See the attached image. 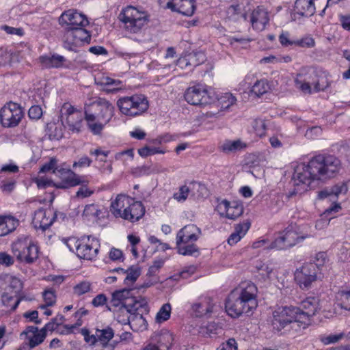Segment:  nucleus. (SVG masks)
Segmentation results:
<instances>
[{
  "label": "nucleus",
  "instance_id": "32",
  "mask_svg": "<svg viewBox=\"0 0 350 350\" xmlns=\"http://www.w3.org/2000/svg\"><path fill=\"white\" fill-rule=\"evenodd\" d=\"M83 118L80 113L77 115L69 116L64 118V126L67 127L72 133H79L82 127Z\"/></svg>",
  "mask_w": 350,
  "mask_h": 350
},
{
  "label": "nucleus",
  "instance_id": "16",
  "mask_svg": "<svg viewBox=\"0 0 350 350\" xmlns=\"http://www.w3.org/2000/svg\"><path fill=\"white\" fill-rule=\"evenodd\" d=\"M59 23L62 26L67 25L69 27H84L89 22L85 15L76 11L69 10L62 14L59 18Z\"/></svg>",
  "mask_w": 350,
  "mask_h": 350
},
{
  "label": "nucleus",
  "instance_id": "13",
  "mask_svg": "<svg viewBox=\"0 0 350 350\" xmlns=\"http://www.w3.org/2000/svg\"><path fill=\"white\" fill-rule=\"evenodd\" d=\"M185 100L192 105H204L211 103L207 90L201 85L188 88L185 92Z\"/></svg>",
  "mask_w": 350,
  "mask_h": 350
},
{
  "label": "nucleus",
  "instance_id": "14",
  "mask_svg": "<svg viewBox=\"0 0 350 350\" xmlns=\"http://www.w3.org/2000/svg\"><path fill=\"white\" fill-rule=\"evenodd\" d=\"M99 241L94 237H88L87 242L83 241L76 245L77 255L83 259L92 260L98 252Z\"/></svg>",
  "mask_w": 350,
  "mask_h": 350
},
{
  "label": "nucleus",
  "instance_id": "64",
  "mask_svg": "<svg viewBox=\"0 0 350 350\" xmlns=\"http://www.w3.org/2000/svg\"><path fill=\"white\" fill-rule=\"evenodd\" d=\"M92 160L87 156L81 157L77 161H75L73 163V167H88L91 165Z\"/></svg>",
  "mask_w": 350,
  "mask_h": 350
},
{
  "label": "nucleus",
  "instance_id": "6",
  "mask_svg": "<svg viewBox=\"0 0 350 350\" xmlns=\"http://www.w3.org/2000/svg\"><path fill=\"white\" fill-rule=\"evenodd\" d=\"M120 111L129 116H139L148 109V101L144 95L135 94L120 98L117 101Z\"/></svg>",
  "mask_w": 350,
  "mask_h": 350
},
{
  "label": "nucleus",
  "instance_id": "12",
  "mask_svg": "<svg viewBox=\"0 0 350 350\" xmlns=\"http://www.w3.org/2000/svg\"><path fill=\"white\" fill-rule=\"evenodd\" d=\"M298 308V322L306 327V325L310 323V319L315 315L320 308L319 299L317 297H308L301 301V308Z\"/></svg>",
  "mask_w": 350,
  "mask_h": 350
},
{
  "label": "nucleus",
  "instance_id": "31",
  "mask_svg": "<svg viewBox=\"0 0 350 350\" xmlns=\"http://www.w3.org/2000/svg\"><path fill=\"white\" fill-rule=\"evenodd\" d=\"M39 60L42 67L45 68L62 67L66 61L63 56L59 55H43L40 57Z\"/></svg>",
  "mask_w": 350,
  "mask_h": 350
},
{
  "label": "nucleus",
  "instance_id": "39",
  "mask_svg": "<svg viewBox=\"0 0 350 350\" xmlns=\"http://www.w3.org/2000/svg\"><path fill=\"white\" fill-rule=\"evenodd\" d=\"M172 336L168 334H161L155 339L156 343L152 341L154 346L158 347L159 350H169L172 345Z\"/></svg>",
  "mask_w": 350,
  "mask_h": 350
},
{
  "label": "nucleus",
  "instance_id": "33",
  "mask_svg": "<svg viewBox=\"0 0 350 350\" xmlns=\"http://www.w3.org/2000/svg\"><path fill=\"white\" fill-rule=\"evenodd\" d=\"M96 83L100 86H113L111 88H106L105 90L107 92H116L121 89L120 85L122 81L116 80L109 77H102L99 79H96Z\"/></svg>",
  "mask_w": 350,
  "mask_h": 350
},
{
  "label": "nucleus",
  "instance_id": "42",
  "mask_svg": "<svg viewBox=\"0 0 350 350\" xmlns=\"http://www.w3.org/2000/svg\"><path fill=\"white\" fill-rule=\"evenodd\" d=\"M171 310V305L170 304H163L156 315V321L161 323L168 320L170 317Z\"/></svg>",
  "mask_w": 350,
  "mask_h": 350
},
{
  "label": "nucleus",
  "instance_id": "58",
  "mask_svg": "<svg viewBox=\"0 0 350 350\" xmlns=\"http://www.w3.org/2000/svg\"><path fill=\"white\" fill-rule=\"evenodd\" d=\"M131 291V289L124 288L122 290L116 291L113 293V296L116 299L122 301L123 300H126L130 298Z\"/></svg>",
  "mask_w": 350,
  "mask_h": 350
},
{
  "label": "nucleus",
  "instance_id": "40",
  "mask_svg": "<svg viewBox=\"0 0 350 350\" xmlns=\"http://www.w3.org/2000/svg\"><path fill=\"white\" fill-rule=\"evenodd\" d=\"M178 253L183 256H192L196 253H199V250L197 245L193 243L191 244H179L176 245Z\"/></svg>",
  "mask_w": 350,
  "mask_h": 350
},
{
  "label": "nucleus",
  "instance_id": "50",
  "mask_svg": "<svg viewBox=\"0 0 350 350\" xmlns=\"http://www.w3.org/2000/svg\"><path fill=\"white\" fill-rule=\"evenodd\" d=\"M138 153L140 156L143 157H146L150 155L155 154H163L164 151L160 150L158 148H150L148 146H144L138 150Z\"/></svg>",
  "mask_w": 350,
  "mask_h": 350
},
{
  "label": "nucleus",
  "instance_id": "23",
  "mask_svg": "<svg viewBox=\"0 0 350 350\" xmlns=\"http://www.w3.org/2000/svg\"><path fill=\"white\" fill-rule=\"evenodd\" d=\"M269 21L268 12L262 8L258 7L251 14L250 21L253 29L262 31Z\"/></svg>",
  "mask_w": 350,
  "mask_h": 350
},
{
  "label": "nucleus",
  "instance_id": "44",
  "mask_svg": "<svg viewBox=\"0 0 350 350\" xmlns=\"http://www.w3.org/2000/svg\"><path fill=\"white\" fill-rule=\"evenodd\" d=\"M252 127L256 135L260 137L265 135L267 126L264 120L260 118L254 119L252 122Z\"/></svg>",
  "mask_w": 350,
  "mask_h": 350
},
{
  "label": "nucleus",
  "instance_id": "2",
  "mask_svg": "<svg viewBox=\"0 0 350 350\" xmlns=\"http://www.w3.org/2000/svg\"><path fill=\"white\" fill-rule=\"evenodd\" d=\"M258 288L252 282H241L228 295L225 303L227 314L232 318L250 315L257 308Z\"/></svg>",
  "mask_w": 350,
  "mask_h": 350
},
{
  "label": "nucleus",
  "instance_id": "53",
  "mask_svg": "<svg viewBox=\"0 0 350 350\" xmlns=\"http://www.w3.org/2000/svg\"><path fill=\"white\" fill-rule=\"evenodd\" d=\"M90 283L88 282H82L74 287V293L79 296L88 293L90 291Z\"/></svg>",
  "mask_w": 350,
  "mask_h": 350
},
{
  "label": "nucleus",
  "instance_id": "54",
  "mask_svg": "<svg viewBox=\"0 0 350 350\" xmlns=\"http://www.w3.org/2000/svg\"><path fill=\"white\" fill-rule=\"evenodd\" d=\"M81 334L83 336L84 340L90 345H94L98 341L96 334H90L89 329L87 328H82Z\"/></svg>",
  "mask_w": 350,
  "mask_h": 350
},
{
  "label": "nucleus",
  "instance_id": "9",
  "mask_svg": "<svg viewBox=\"0 0 350 350\" xmlns=\"http://www.w3.org/2000/svg\"><path fill=\"white\" fill-rule=\"evenodd\" d=\"M306 237L299 236L293 226H288L285 230L279 233V236L265 249L286 250L295 245L303 241Z\"/></svg>",
  "mask_w": 350,
  "mask_h": 350
},
{
  "label": "nucleus",
  "instance_id": "17",
  "mask_svg": "<svg viewBox=\"0 0 350 350\" xmlns=\"http://www.w3.org/2000/svg\"><path fill=\"white\" fill-rule=\"evenodd\" d=\"M55 218V213L52 210L40 208L35 212L32 223L36 228L44 231L53 224Z\"/></svg>",
  "mask_w": 350,
  "mask_h": 350
},
{
  "label": "nucleus",
  "instance_id": "25",
  "mask_svg": "<svg viewBox=\"0 0 350 350\" xmlns=\"http://www.w3.org/2000/svg\"><path fill=\"white\" fill-rule=\"evenodd\" d=\"M131 202H133V198L125 195L119 194L115 200L111 203V212L116 217L123 219L124 210L129 206Z\"/></svg>",
  "mask_w": 350,
  "mask_h": 350
},
{
  "label": "nucleus",
  "instance_id": "5",
  "mask_svg": "<svg viewBox=\"0 0 350 350\" xmlns=\"http://www.w3.org/2000/svg\"><path fill=\"white\" fill-rule=\"evenodd\" d=\"M119 20L124 24V28L130 33H135L148 22V16L139 12L133 6H127L118 16Z\"/></svg>",
  "mask_w": 350,
  "mask_h": 350
},
{
  "label": "nucleus",
  "instance_id": "8",
  "mask_svg": "<svg viewBox=\"0 0 350 350\" xmlns=\"http://www.w3.org/2000/svg\"><path fill=\"white\" fill-rule=\"evenodd\" d=\"M62 40L64 48L70 51H76L77 48L90 42L91 34L83 27H68Z\"/></svg>",
  "mask_w": 350,
  "mask_h": 350
},
{
  "label": "nucleus",
  "instance_id": "46",
  "mask_svg": "<svg viewBox=\"0 0 350 350\" xmlns=\"http://www.w3.org/2000/svg\"><path fill=\"white\" fill-rule=\"evenodd\" d=\"M124 273H126V277L124 282H134L137 280L141 274L140 268L137 266H132L126 271H124Z\"/></svg>",
  "mask_w": 350,
  "mask_h": 350
},
{
  "label": "nucleus",
  "instance_id": "20",
  "mask_svg": "<svg viewBox=\"0 0 350 350\" xmlns=\"http://www.w3.org/2000/svg\"><path fill=\"white\" fill-rule=\"evenodd\" d=\"M144 213L145 208L143 204L133 199V202L124 210L123 219L134 222L142 218Z\"/></svg>",
  "mask_w": 350,
  "mask_h": 350
},
{
  "label": "nucleus",
  "instance_id": "15",
  "mask_svg": "<svg viewBox=\"0 0 350 350\" xmlns=\"http://www.w3.org/2000/svg\"><path fill=\"white\" fill-rule=\"evenodd\" d=\"M131 301L132 303L122 304L119 308L116 318L118 321L123 325L130 324L132 312H137L139 308H142L146 304V301L144 299L139 301L132 297Z\"/></svg>",
  "mask_w": 350,
  "mask_h": 350
},
{
  "label": "nucleus",
  "instance_id": "60",
  "mask_svg": "<svg viewBox=\"0 0 350 350\" xmlns=\"http://www.w3.org/2000/svg\"><path fill=\"white\" fill-rule=\"evenodd\" d=\"M43 297L46 306H52L56 301V296L54 291L51 290H46L43 293Z\"/></svg>",
  "mask_w": 350,
  "mask_h": 350
},
{
  "label": "nucleus",
  "instance_id": "24",
  "mask_svg": "<svg viewBox=\"0 0 350 350\" xmlns=\"http://www.w3.org/2000/svg\"><path fill=\"white\" fill-rule=\"evenodd\" d=\"M218 208L226 212V217L235 219L243 213V205L236 202H230L226 200H222L218 205Z\"/></svg>",
  "mask_w": 350,
  "mask_h": 350
},
{
  "label": "nucleus",
  "instance_id": "38",
  "mask_svg": "<svg viewBox=\"0 0 350 350\" xmlns=\"http://www.w3.org/2000/svg\"><path fill=\"white\" fill-rule=\"evenodd\" d=\"M96 332L98 341L100 342L103 346L107 345L114 336L113 330L110 327L102 329H96Z\"/></svg>",
  "mask_w": 350,
  "mask_h": 350
},
{
  "label": "nucleus",
  "instance_id": "36",
  "mask_svg": "<svg viewBox=\"0 0 350 350\" xmlns=\"http://www.w3.org/2000/svg\"><path fill=\"white\" fill-rule=\"evenodd\" d=\"M205 59V55L203 53H191L187 57L180 59V63H184L185 66L192 65L196 66L202 63Z\"/></svg>",
  "mask_w": 350,
  "mask_h": 350
},
{
  "label": "nucleus",
  "instance_id": "21",
  "mask_svg": "<svg viewBox=\"0 0 350 350\" xmlns=\"http://www.w3.org/2000/svg\"><path fill=\"white\" fill-rule=\"evenodd\" d=\"M302 73L298 74L295 79V83L296 87L304 93L310 94L312 92L311 85H314V89L316 92L323 91L328 85L327 81H325L326 84H321L320 80L317 81H310L308 80L307 78L302 79Z\"/></svg>",
  "mask_w": 350,
  "mask_h": 350
},
{
  "label": "nucleus",
  "instance_id": "1",
  "mask_svg": "<svg viewBox=\"0 0 350 350\" xmlns=\"http://www.w3.org/2000/svg\"><path fill=\"white\" fill-rule=\"evenodd\" d=\"M340 161L333 155L319 154L310 160L308 165H298L293 180L297 192L308 190L312 181H325L333 177L340 170Z\"/></svg>",
  "mask_w": 350,
  "mask_h": 350
},
{
  "label": "nucleus",
  "instance_id": "30",
  "mask_svg": "<svg viewBox=\"0 0 350 350\" xmlns=\"http://www.w3.org/2000/svg\"><path fill=\"white\" fill-rule=\"evenodd\" d=\"M247 147V144L240 139L235 141L226 140L219 147V150L225 154L234 153Z\"/></svg>",
  "mask_w": 350,
  "mask_h": 350
},
{
  "label": "nucleus",
  "instance_id": "63",
  "mask_svg": "<svg viewBox=\"0 0 350 350\" xmlns=\"http://www.w3.org/2000/svg\"><path fill=\"white\" fill-rule=\"evenodd\" d=\"M107 299L105 295L99 294L96 295L92 301V304L94 307H98L104 306L107 303Z\"/></svg>",
  "mask_w": 350,
  "mask_h": 350
},
{
  "label": "nucleus",
  "instance_id": "18",
  "mask_svg": "<svg viewBox=\"0 0 350 350\" xmlns=\"http://www.w3.org/2000/svg\"><path fill=\"white\" fill-rule=\"evenodd\" d=\"M201 230L194 224H189L181 228L176 234V245L187 244L196 241Z\"/></svg>",
  "mask_w": 350,
  "mask_h": 350
},
{
  "label": "nucleus",
  "instance_id": "29",
  "mask_svg": "<svg viewBox=\"0 0 350 350\" xmlns=\"http://www.w3.org/2000/svg\"><path fill=\"white\" fill-rule=\"evenodd\" d=\"M251 223L246 220L243 224H239L235 226V231L230 234L228 239V243L230 245H234L239 241L250 227Z\"/></svg>",
  "mask_w": 350,
  "mask_h": 350
},
{
  "label": "nucleus",
  "instance_id": "49",
  "mask_svg": "<svg viewBox=\"0 0 350 350\" xmlns=\"http://www.w3.org/2000/svg\"><path fill=\"white\" fill-rule=\"evenodd\" d=\"M255 267L262 278H269L273 271L271 267H269L267 265L262 262H257Z\"/></svg>",
  "mask_w": 350,
  "mask_h": 350
},
{
  "label": "nucleus",
  "instance_id": "37",
  "mask_svg": "<svg viewBox=\"0 0 350 350\" xmlns=\"http://www.w3.org/2000/svg\"><path fill=\"white\" fill-rule=\"evenodd\" d=\"M5 281L8 282V290L14 294L20 293L23 288V284L22 281L14 276L7 275Z\"/></svg>",
  "mask_w": 350,
  "mask_h": 350
},
{
  "label": "nucleus",
  "instance_id": "55",
  "mask_svg": "<svg viewBox=\"0 0 350 350\" xmlns=\"http://www.w3.org/2000/svg\"><path fill=\"white\" fill-rule=\"evenodd\" d=\"M330 188H331L332 191H333V192H332V196H336V197L338 196L341 193H347V191L348 190L347 186L346 183L344 182L339 183L335 185L334 186L331 187Z\"/></svg>",
  "mask_w": 350,
  "mask_h": 350
},
{
  "label": "nucleus",
  "instance_id": "51",
  "mask_svg": "<svg viewBox=\"0 0 350 350\" xmlns=\"http://www.w3.org/2000/svg\"><path fill=\"white\" fill-rule=\"evenodd\" d=\"M46 337V333L44 332H40L33 334V336L29 339V345L30 348H34L37 345L41 344Z\"/></svg>",
  "mask_w": 350,
  "mask_h": 350
},
{
  "label": "nucleus",
  "instance_id": "34",
  "mask_svg": "<svg viewBox=\"0 0 350 350\" xmlns=\"http://www.w3.org/2000/svg\"><path fill=\"white\" fill-rule=\"evenodd\" d=\"M196 187L199 189L203 187L196 182L191 183L189 186L183 185L180 187L178 191L174 194V198L178 202L185 201L187 198L190 191L194 189Z\"/></svg>",
  "mask_w": 350,
  "mask_h": 350
},
{
  "label": "nucleus",
  "instance_id": "11",
  "mask_svg": "<svg viewBox=\"0 0 350 350\" xmlns=\"http://www.w3.org/2000/svg\"><path fill=\"white\" fill-rule=\"evenodd\" d=\"M321 272L313 263H306L295 273V279L302 289H308L312 283L321 278Z\"/></svg>",
  "mask_w": 350,
  "mask_h": 350
},
{
  "label": "nucleus",
  "instance_id": "43",
  "mask_svg": "<svg viewBox=\"0 0 350 350\" xmlns=\"http://www.w3.org/2000/svg\"><path fill=\"white\" fill-rule=\"evenodd\" d=\"M81 112L70 103H65L60 109V118L62 124H64V118L69 116L77 115Z\"/></svg>",
  "mask_w": 350,
  "mask_h": 350
},
{
  "label": "nucleus",
  "instance_id": "22",
  "mask_svg": "<svg viewBox=\"0 0 350 350\" xmlns=\"http://www.w3.org/2000/svg\"><path fill=\"white\" fill-rule=\"evenodd\" d=\"M57 176L62 180L57 185L58 188L74 187L81 183L79 176L69 169L59 168Z\"/></svg>",
  "mask_w": 350,
  "mask_h": 350
},
{
  "label": "nucleus",
  "instance_id": "28",
  "mask_svg": "<svg viewBox=\"0 0 350 350\" xmlns=\"http://www.w3.org/2000/svg\"><path fill=\"white\" fill-rule=\"evenodd\" d=\"M295 13L301 16L309 17L315 12L313 0H296L294 7Z\"/></svg>",
  "mask_w": 350,
  "mask_h": 350
},
{
  "label": "nucleus",
  "instance_id": "3",
  "mask_svg": "<svg viewBox=\"0 0 350 350\" xmlns=\"http://www.w3.org/2000/svg\"><path fill=\"white\" fill-rule=\"evenodd\" d=\"M98 111L96 113L85 110V120L90 131L94 135H100L105 126L114 116V107L107 99L96 98L92 103Z\"/></svg>",
  "mask_w": 350,
  "mask_h": 350
},
{
  "label": "nucleus",
  "instance_id": "62",
  "mask_svg": "<svg viewBox=\"0 0 350 350\" xmlns=\"http://www.w3.org/2000/svg\"><path fill=\"white\" fill-rule=\"evenodd\" d=\"M14 262V258L12 256L6 252H0V265L5 266H10Z\"/></svg>",
  "mask_w": 350,
  "mask_h": 350
},
{
  "label": "nucleus",
  "instance_id": "45",
  "mask_svg": "<svg viewBox=\"0 0 350 350\" xmlns=\"http://www.w3.org/2000/svg\"><path fill=\"white\" fill-rule=\"evenodd\" d=\"M269 87L266 81H257L252 88V93L257 96H260L268 91Z\"/></svg>",
  "mask_w": 350,
  "mask_h": 350
},
{
  "label": "nucleus",
  "instance_id": "52",
  "mask_svg": "<svg viewBox=\"0 0 350 350\" xmlns=\"http://www.w3.org/2000/svg\"><path fill=\"white\" fill-rule=\"evenodd\" d=\"M327 255L325 252H320L317 253L313 259L312 262L309 263H313L317 265V269L321 272V268L323 267L326 261Z\"/></svg>",
  "mask_w": 350,
  "mask_h": 350
},
{
  "label": "nucleus",
  "instance_id": "19",
  "mask_svg": "<svg viewBox=\"0 0 350 350\" xmlns=\"http://www.w3.org/2000/svg\"><path fill=\"white\" fill-rule=\"evenodd\" d=\"M167 8L185 16H190L196 10L194 0H172L167 3Z\"/></svg>",
  "mask_w": 350,
  "mask_h": 350
},
{
  "label": "nucleus",
  "instance_id": "26",
  "mask_svg": "<svg viewBox=\"0 0 350 350\" xmlns=\"http://www.w3.org/2000/svg\"><path fill=\"white\" fill-rule=\"evenodd\" d=\"M19 225L18 219L12 215H0V237L9 234Z\"/></svg>",
  "mask_w": 350,
  "mask_h": 350
},
{
  "label": "nucleus",
  "instance_id": "61",
  "mask_svg": "<svg viewBox=\"0 0 350 350\" xmlns=\"http://www.w3.org/2000/svg\"><path fill=\"white\" fill-rule=\"evenodd\" d=\"M28 115L31 119L38 120L42 115V108L38 105L32 106L29 109Z\"/></svg>",
  "mask_w": 350,
  "mask_h": 350
},
{
  "label": "nucleus",
  "instance_id": "48",
  "mask_svg": "<svg viewBox=\"0 0 350 350\" xmlns=\"http://www.w3.org/2000/svg\"><path fill=\"white\" fill-rule=\"evenodd\" d=\"M236 100L237 99L232 94L227 93L219 100V102L222 109H227L234 105Z\"/></svg>",
  "mask_w": 350,
  "mask_h": 350
},
{
  "label": "nucleus",
  "instance_id": "57",
  "mask_svg": "<svg viewBox=\"0 0 350 350\" xmlns=\"http://www.w3.org/2000/svg\"><path fill=\"white\" fill-rule=\"evenodd\" d=\"M136 312H133L131 319V327L132 325H139L141 327L146 326V321L143 317L142 314L139 313H135Z\"/></svg>",
  "mask_w": 350,
  "mask_h": 350
},
{
  "label": "nucleus",
  "instance_id": "41",
  "mask_svg": "<svg viewBox=\"0 0 350 350\" xmlns=\"http://www.w3.org/2000/svg\"><path fill=\"white\" fill-rule=\"evenodd\" d=\"M337 304L342 309L350 310V291H341L338 293Z\"/></svg>",
  "mask_w": 350,
  "mask_h": 350
},
{
  "label": "nucleus",
  "instance_id": "47",
  "mask_svg": "<svg viewBox=\"0 0 350 350\" xmlns=\"http://www.w3.org/2000/svg\"><path fill=\"white\" fill-rule=\"evenodd\" d=\"M59 170L57 167V161L55 158H51L50 161L43 165L40 170V173H46L52 170V172L55 174H57V170Z\"/></svg>",
  "mask_w": 350,
  "mask_h": 350
},
{
  "label": "nucleus",
  "instance_id": "10",
  "mask_svg": "<svg viewBox=\"0 0 350 350\" xmlns=\"http://www.w3.org/2000/svg\"><path fill=\"white\" fill-rule=\"evenodd\" d=\"M23 114V111L19 105L10 102L0 110V122L4 127H15L21 122Z\"/></svg>",
  "mask_w": 350,
  "mask_h": 350
},
{
  "label": "nucleus",
  "instance_id": "56",
  "mask_svg": "<svg viewBox=\"0 0 350 350\" xmlns=\"http://www.w3.org/2000/svg\"><path fill=\"white\" fill-rule=\"evenodd\" d=\"M315 44L314 40L310 36H306L300 40H297L295 41V45L301 46V47H307L311 48L313 47Z\"/></svg>",
  "mask_w": 350,
  "mask_h": 350
},
{
  "label": "nucleus",
  "instance_id": "59",
  "mask_svg": "<svg viewBox=\"0 0 350 350\" xmlns=\"http://www.w3.org/2000/svg\"><path fill=\"white\" fill-rule=\"evenodd\" d=\"M16 181L15 180H10L8 181H2L0 186L3 192L6 193H11L15 188Z\"/></svg>",
  "mask_w": 350,
  "mask_h": 350
},
{
  "label": "nucleus",
  "instance_id": "35",
  "mask_svg": "<svg viewBox=\"0 0 350 350\" xmlns=\"http://www.w3.org/2000/svg\"><path fill=\"white\" fill-rule=\"evenodd\" d=\"M2 304L9 311H14L20 304V299H16V295L12 296L8 292H5L1 296Z\"/></svg>",
  "mask_w": 350,
  "mask_h": 350
},
{
  "label": "nucleus",
  "instance_id": "7",
  "mask_svg": "<svg viewBox=\"0 0 350 350\" xmlns=\"http://www.w3.org/2000/svg\"><path fill=\"white\" fill-rule=\"evenodd\" d=\"M12 252L19 262L31 264L38 258V247L27 238H21L12 244Z\"/></svg>",
  "mask_w": 350,
  "mask_h": 350
},
{
  "label": "nucleus",
  "instance_id": "4",
  "mask_svg": "<svg viewBox=\"0 0 350 350\" xmlns=\"http://www.w3.org/2000/svg\"><path fill=\"white\" fill-rule=\"evenodd\" d=\"M297 312H299V308L293 306L278 308L273 312L271 320L273 329L280 332L282 329L295 328V325L299 327L301 323L298 322Z\"/></svg>",
  "mask_w": 350,
  "mask_h": 350
},
{
  "label": "nucleus",
  "instance_id": "27",
  "mask_svg": "<svg viewBox=\"0 0 350 350\" xmlns=\"http://www.w3.org/2000/svg\"><path fill=\"white\" fill-rule=\"evenodd\" d=\"M214 304L211 297H205L192 306V310L196 317H202L213 312Z\"/></svg>",
  "mask_w": 350,
  "mask_h": 350
}]
</instances>
